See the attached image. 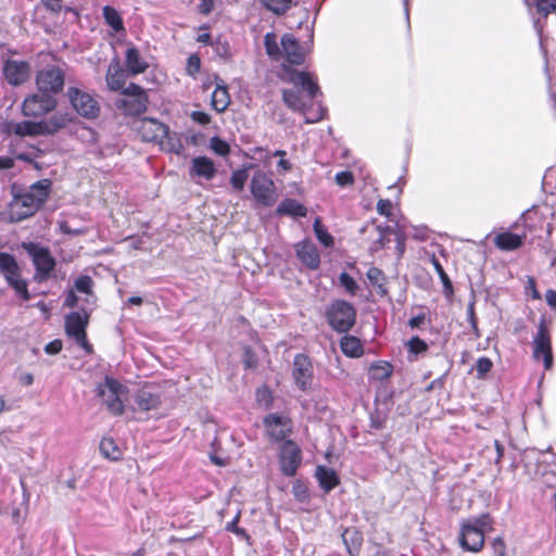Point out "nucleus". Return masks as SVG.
I'll use <instances>...</instances> for the list:
<instances>
[{
	"instance_id": "obj_41",
	"label": "nucleus",
	"mask_w": 556,
	"mask_h": 556,
	"mask_svg": "<svg viewBox=\"0 0 556 556\" xmlns=\"http://www.w3.org/2000/svg\"><path fill=\"white\" fill-rule=\"evenodd\" d=\"M264 46L267 55L275 61L282 56V48H279L277 35L275 33H267L264 37Z\"/></svg>"
},
{
	"instance_id": "obj_28",
	"label": "nucleus",
	"mask_w": 556,
	"mask_h": 556,
	"mask_svg": "<svg viewBox=\"0 0 556 556\" xmlns=\"http://www.w3.org/2000/svg\"><path fill=\"white\" fill-rule=\"evenodd\" d=\"M341 536L349 555L358 556L364 542L362 531L356 527L345 528Z\"/></svg>"
},
{
	"instance_id": "obj_20",
	"label": "nucleus",
	"mask_w": 556,
	"mask_h": 556,
	"mask_svg": "<svg viewBox=\"0 0 556 556\" xmlns=\"http://www.w3.org/2000/svg\"><path fill=\"white\" fill-rule=\"evenodd\" d=\"M299 261L308 269L315 270L320 266V253L311 239H304L294 245Z\"/></svg>"
},
{
	"instance_id": "obj_44",
	"label": "nucleus",
	"mask_w": 556,
	"mask_h": 556,
	"mask_svg": "<svg viewBox=\"0 0 556 556\" xmlns=\"http://www.w3.org/2000/svg\"><path fill=\"white\" fill-rule=\"evenodd\" d=\"M249 174L244 168L236 169L230 177V184L236 191H242L248 180Z\"/></svg>"
},
{
	"instance_id": "obj_62",
	"label": "nucleus",
	"mask_w": 556,
	"mask_h": 556,
	"mask_svg": "<svg viewBox=\"0 0 556 556\" xmlns=\"http://www.w3.org/2000/svg\"><path fill=\"white\" fill-rule=\"evenodd\" d=\"M215 9V0H200L197 10L202 15H208Z\"/></svg>"
},
{
	"instance_id": "obj_2",
	"label": "nucleus",
	"mask_w": 556,
	"mask_h": 556,
	"mask_svg": "<svg viewBox=\"0 0 556 556\" xmlns=\"http://www.w3.org/2000/svg\"><path fill=\"white\" fill-rule=\"evenodd\" d=\"M329 327L339 332L348 333L356 324V308L345 300H333L325 311Z\"/></svg>"
},
{
	"instance_id": "obj_55",
	"label": "nucleus",
	"mask_w": 556,
	"mask_h": 556,
	"mask_svg": "<svg viewBox=\"0 0 556 556\" xmlns=\"http://www.w3.org/2000/svg\"><path fill=\"white\" fill-rule=\"evenodd\" d=\"M215 50V52L224 58V59H229L231 56V51H230V46L229 43L226 41V40H222L220 37H218L214 42H213V46H212Z\"/></svg>"
},
{
	"instance_id": "obj_64",
	"label": "nucleus",
	"mask_w": 556,
	"mask_h": 556,
	"mask_svg": "<svg viewBox=\"0 0 556 556\" xmlns=\"http://www.w3.org/2000/svg\"><path fill=\"white\" fill-rule=\"evenodd\" d=\"M191 118L195 123L203 125V126L207 125L211 122L210 115L202 111H193L191 113Z\"/></svg>"
},
{
	"instance_id": "obj_31",
	"label": "nucleus",
	"mask_w": 556,
	"mask_h": 556,
	"mask_svg": "<svg viewBox=\"0 0 556 556\" xmlns=\"http://www.w3.org/2000/svg\"><path fill=\"white\" fill-rule=\"evenodd\" d=\"M40 122H41L42 131H43V136H45V135H53V134L58 132L59 130L65 128L70 124L71 118H70L68 114H66V113H55V114H52L48 119H42Z\"/></svg>"
},
{
	"instance_id": "obj_36",
	"label": "nucleus",
	"mask_w": 556,
	"mask_h": 556,
	"mask_svg": "<svg viewBox=\"0 0 556 556\" xmlns=\"http://www.w3.org/2000/svg\"><path fill=\"white\" fill-rule=\"evenodd\" d=\"M102 13L105 24L110 26L116 34L126 31L124 21L115 8L105 5L103 7Z\"/></svg>"
},
{
	"instance_id": "obj_22",
	"label": "nucleus",
	"mask_w": 556,
	"mask_h": 556,
	"mask_svg": "<svg viewBox=\"0 0 556 556\" xmlns=\"http://www.w3.org/2000/svg\"><path fill=\"white\" fill-rule=\"evenodd\" d=\"M5 134H14L18 137L43 136L41 122L22 121L18 123H7L2 129Z\"/></svg>"
},
{
	"instance_id": "obj_5",
	"label": "nucleus",
	"mask_w": 556,
	"mask_h": 556,
	"mask_svg": "<svg viewBox=\"0 0 556 556\" xmlns=\"http://www.w3.org/2000/svg\"><path fill=\"white\" fill-rule=\"evenodd\" d=\"M71 106L86 119H96L100 116L101 105L94 94L78 87H68L66 91Z\"/></svg>"
},
{
	"instance_id": "obj_9",
	"label": "nucleus",
	"mask_w": 556,
	"mask_h": 556,
	"mask_svg": "<svg viewBox=\"0 0 556 556\" xmlns=\"http://www.w3.org/2000/svg\"><path fill=\"white\" fill-rule=\"evenodd\" d=\"M58 100L52 94L37 92L27 96L22 103V114L25 117L40 118L53 112Z\"/></svg>"
},
{
	"instance_id": "obj_6",
	"label": "nucleus",
	"mask_w": 556,
	"mask_h": 556,
	"mask_svg": "<svg viewBox=\"0 0 556 556\" xmlns=\"http://www.w3.org/2000/svg\"><path fill=\"white\" fill-rule=\"evenodd\" d=\"M23 249L33 260L36 269L35 279L41 282L51 278L56 261L51 255L50 250L34 242H24Z\"/></svg>"
},
{
	"instance_id": "obj_53",
	"label": "nucleus",
	"mask_w": 556,
	"mask_h": 556,
	"mask_svg": "<svg viewBox=\"0 0 556 556\" xmlns=\"http://www.w3.org/2000/svg\"><path fill=\"white\" fill-rule=\"evenodd\" d=\"M408 351L415 355L424 353L428 350V344L419 337H413L407 342Z\"/></svg>"
},
{
	"instance_id": "obj_21",
	"label": "nucleus",
	"mask_w": 556,
	"mask_h": 556,
	"mask_svg": "<svg viewBox=\"0 0 556 556\" xmlns=\"http://www.w3.org/2000/svg\"><path fill=\"white\" fill-rule=\"evenodd\" d=\"M282 55L291 65H302L305 62V53L298 39L292 34H283L280 39Z\"/></svg>"
},
{
	"instance_id": "obj_4",
	"label": "nucleus",
	"mask_w": 556,
	"mask_h": 556,
	"mask_svg": "<svg viewBox=\"0 0 556 556\" xmlns=\"http://www.w3.org/2000/svg\"><path fill=\"white\" fill-rule=\"evenodd\" d=\"M0 273L23 301L30 300L27 281L21 277V268L12 254L0 252Z\"/></svg>"
},
{
	"instance_id": "obj_51",
	"label": "nucleus",
	"mask_w": 556,
	"mask_h": 556,
	"mask_svg": "<svg viewBox=\"0 0 556 556\" xmlns=\"http://www.w3.org/2000/svg\"><path fill=\"white\" fill-rule=\"evenodd\" d=\"M470 525H473L477 529H481L484 531L485 528H491L493 519L490 514L485 513L480 515L479 517H473L469 519H465Z\"/></svg>"
},
{
	"instance_id": "obj_10",
	"label": "nucleus",
	"mask_w": 556,
	"mask_h": 556,
	"mask_svg": "<svg viewBox=\"0 0 556 556\" xmlns=\"http://www.w3.org/2000/svg\"><path fill=\"white\" fill-rule=\"evenodd\" d=\"M250 190L256 202L263 206H273L277 201L275 184L270 176L264 172L254 173L250 182Z\"/></svg>"
},
{
	"instance_id": "obj_59",
	"label": "nucleus",
	"mask_w": 556,
	"mask_h": 556,
	"mask_svg": "<svg viewBox=\"0 0 556 556\" xmlns=\"http://www.w3.org/2000/svg\"><path fill=\"white\" fill-rule=\"evenodd\" d=\"M393 204L390 199H380L377 203V212L386 217L392 215Z\"/></svg>"
},
{
	"instance_id": "obj_17",
	"label": "nucleus",
	"mask_w": 556,
	"mask_h": 556,
	"mask_svg": "<svg viewBox=\"0 0 556 556\" xmlns=\"http://www.w3.org/2000/svg\"><path fill=\"white\" fill-rule=\"evenodd\" d=\"M458 542L463 549L478 553L484 546V531L477 529L473 525L463 520L460 522Z\"/></svg>"
},
{
	"instance_id": "obj_12",
	"label": "nucleus",
	"mask_w": 556,
	"mask_h": 556,
	"mask_svg": "<svg viewBox=\"0 0 556 556\" xmlns=\"http://www.w3.org/2000/svg\"><path fill=\"white\" fill-rule=\"evenodd\" d=\"M278 77L282 81L302 87L307 91V94L311 99H315L320 93L319 86L308 72H299L292 70L286 64H282L281 73L278 74Z\"/></svg>"
},
{
	"instance_id": "obj_8",
	"label": "nucleus",
	"mask_w": 556,
	"mask_h": 556,
	"mask_svg": "<svg viewBox=\"0 0 556 556\" xmlns=\"http://www.w3.org/2000/svg\"><path fill=\"white\" fill-rule=\"evenodd\" d=\"M535 361H543L544 369L549 370L554 364L552 336L545 317H542L538 325V331L533 338V353Z\"/></svg>"
},
{
	"instance_id": "obj_34",
	"label": "nucleus",
	"mask_w": 556,
	"mask_h": 556,
	"mask_svg": "<svg viewBox=\"0 0 556 556\" xmlns=\"http://www.w3.org/2000/svg\"><path fill=\"white\" fill-rule=\"evenodd\" d=\"M278 215H289L293 217H305L307 208L294 199H285L277 207Z\"/></svg>"
},
{
	"instance_id": "obj_27",
	"label": "nucleus",
	"mask_w": 556,
	"mask_h": 556,
	"mask_svg": "<svg viewBox=\"0 0 556 556\" xmlns=\"http://www.w3.org/2000/svg\"><path fill=\"white\" fill-rule=\"evenodd\" d=\"M214 162L206 156H195L191 162L190 174L206 180H212L216 175Z\"/></svg>"
},
{
	"instance_id": "obj_16",
	"label": "nucleus",
	"mask_w": 556,
	"mask_h": 556,
	"mask_svg": "<svg viewBox=\"0 0 556 556\" xmlns=\"http://www.w3.org/2000/svg\"><path fill=\"white\" fill-rule=\"evenodd\" d=\"M263 424L268 437L276 442H285L292 433V420L287 416L271 413L264 417Z\"/></svg>"
},
{
	"instance_id": "obj_23",
	"label": "nucleus",
	"mask_w": 556,
	"mask_h": 556,
	"mask_svg": "<svg viewBox=\"0 0 556 556\" xmlns=\"http://www.w3.org/2000/svg\"><path fill=\"white\" fill-rule=\"evenodd\" d=\"M127 74L124 68L119 66L118 61H114L108 67L105 81L111 91H118L122 93L126 86Z\"/></svg>"
},
{
	"instance_id": "obj_1",
	"label": "nucleus",
	"mask_w": 556,
	"mask_h": 556,
	"mask_svg": "<svg viewBox=\"0 0 556 556\" xmlns=\"http://www.w3.org/2000/svg\"><path fill=\"white\" fill-rule=\"evenodd\" d=\"M52 191V181L48 178L37 180L29 187H12V199L8 203L5 215L11 223H20L35 216L47 203Z\"/></svg>"
},
{
	"instance_id": "obj_15",
	"label": "nucleus",
	"mask_w": 556,
	"mask_h": 556,
	"mask_svg": "<svg viewBox=\"0 0 556 556\" xmlns=\"http://www.w3.org/2000/svg\"><path fill=\"white\" fill-rule=\"evenodd\" d=\"M99 395L108 410L116 416L124 413V403L119 397L122 384L112 378H106L103 384L99 386Z\"/></svg>"
},
{
	"instance_id": "obj_45",
	"label": "nucleus",
	"mask_w": 556,
	"mask_h": 556,
	"mask_svg": "<svg viewBox=\"0 0 556 556\" xmlns=\"http://www.w3.org/2000/svg\"><path fill=\"white\" fill-rule=\"evenodd\" d=\"M339 282L340 286L345 289V291L351 294L355 295L358 290V285L355 281V279L349 275L346 271H343L339 275Z\"/></svg>"
},
{
	"instance_id": "obj_58",
	"label": "nucleus",
	"mask_w": 556,
	"mask_h": 556,
	"mask_svg": "<svg viewBox=\"0 0 556 556\" xmlns=\"http://www.w3.org/2000/svg\"><path fill=\"white\" fill-rule=\"evenodd\" d=\"M239 520H240V513H238L235 516V518L230 522L227 523L226 530L229 531V532H232V533H235L237 535L249 538V535L245 532V530L243 528L238 527Z\"/></svg>"
},
{
	"instance_id": "obj_35",
	"label": "nucleus",
	"mask_w": 556,
	"mask_h": 556,
	"mask_svg": "<svg viewBox=\"0 0 556 556\" xmlns=\"http://www.w3.org/2000/svg\"><path fill=\"white\" fill-rule=\"evenodd\" d=\"M282 101L292 111H298L306 116L307 105L303 101L301 92L294 89L282 90Z\"/></svg>"
},
{
	"instance_id": "obj_63",
	"label": "nucleus",
	"mask_w": 556,
	"mask_h": 556,
	"mask_svg": "<svg viewBox=\"0 0 556 556\" xmlns=\"http://www.w3.org/2000/svg\"><path fill=\"white\" fill-rule=\"evenodd\" d=\"M63 342L60 339H54L45 346V352L50 355H55L62 351Z\"/></svg>"
},
{
	"instance_id": "obj_61",
	"label": "nucleus",
	"mask_w": 556,
	"mask_h": 556,
	"mask_svg": "<svg viewBox=\"0 0 556 556\" xmlns=\"http://www.w3.org/2000/svg\"><path fill=\"white\" fill-rule=\"evenodd\" d=\"M491 547L493 551L494 556H506V544L503 538L498 536L495 538L491 542Z\"/></svg>"
},
{
	"instance_id": "obj_18",
	"label": "nucleus",
	"mask_w": 556,
	"mask_h": 556,
	"mask_svg": "<svg viewBox=\"0 0 556 556\" xmlns=\"http://www.w3.org/2000/svg\"><path fill=\"white\" fill-rule=\"evenodd\" d=\"M137 134L144 142L162 140L167 135V125L152 117H144L139 121Z\"/></svg>"
},
{
	"instance_id": "obj_29",
	"label": "nucleus",
	"mask_w": 556,
	"mask_h": 556,
	"mask_svg": "<svg viewBox=\"0 0 556 556\" xmlns=\"http://www.w3.org/2000/svg\"><path fill=\"white\" fill-rule=\"evenodd\" d=\"M137 408L141 412L156 409L161 405V397L157 393L148 390H139L134 397Z\"/></svg>"
},
{
	"instance_id": "obj_24",
	"label": "nucleus",
	"mask_w": 556,
	"mask_h": 556,
	"mask_svg": "<svg viewBox=\"0 0 556 556\" xmlns=\"http://www.w3.org/2000/svg\"><path fill=\"white\" fill-rule=\"evenodd\" d=\"M315 478L318 481L319 488L325 493L331 492L341 483L340 477L337 473V471L324 465H318L316 467Z\"/></svg>"
},
{
	"instance_id": "obj_37",
	"label": "nucleus",
	"mask_w": 556,
	"mask_h": 556,
	"mask_svg": "<svg viewBox=\"0 0 556 556\" xmlns=\"http://www.w3.org/2000/svg\"><path fill=\"white\" fill-rule=\"evenodd\" d=\"M162 150L170 153L179 154L184 150V144L181 142L180 137L176 132H170L169 127L167 126V135L159 140L157 142Z\"/></svg>"
},
{
	"instance_id": "obj_54",
	"label": "nucleus",
	"mask_w": 556,
	"mask_h": 556,
	"mask_svg": "<svg viewBox=\"0 0 556 556\" xmlns=\"http://www.w3.org/2000/svg\"><path fill=\"white\" fill-rule=\"evenodd\" d=\"M292 494L294 497L300 501L304 502L309 497L308 489L304 482L301 480H296L292 485Z\"/></svg>"
},
{
	"instance_id": "obj_25",
	"label": "nucleus",
	"mask_w": 556,
	"mask_h": 556,
	"mask_svg": "<svg viewBox=\"0 0 556 556\" xmlns=\"http://www.w3.org/2000/svg\"><path fill=\"white\" fill-rule=\"evenodd\" d=\"M526 235L502 231L493 238L494 245L501 251H515L522 247Z\"/></svg>"
},
{
	"instance_id": "obj_46",
	"label": "nucleus",
	"mask_w": 556,
	"mask_h": 556,
	"mask_svg": "<svg viewBox=\"0 0 556 556\" xmlns=\"http://www.w3.org/2000/svg\"><path fill=\"white\" fill-rule=\"evenodd\" d=\"M242 363L245 369H255L258 366L257 355L249 345L243 348Z\"/></svg>"
},
{
	"instance_id": "obj_13",
	"label": "nucleus",
	"mask_w": 556,
	"mask_h": 556,
	"mask_svg": "<svg viewBox=\"0 0 556 556\" xmlns=\"http://www.w3.org/2000/svg\"><path fill=\"white\" fill-rule=\"evenodd\" d=\"M302 463V451L292 440H286L280 448L279 464L281 472L287 477L295 476Z\"/></svg>"
},
{
	"instance_id": "obj_38",
	"label": "nucleus",
	"mask_w": 556,
	"mask_h": 556,
	"mask_svg": "<svg viewBox=\"0 0 556 556\" xmlns=\"http://www.w3.org/2000/svg\"><path fill=\"white\" fill-rule=\"evenodd\" d=\"M267 11L277 16L285 15L294 4L293 0H258Z\"/></svg>"
},
{
	"instance_id": "obj_60",
	"label": "nucleus",
	"mask_w": 556,
	"mask_h": 556,
	"mask_svg": "<svg viewBox=\"0 0 556 556\" xmlns=\"http://www.w3.org/2000/svg\"><path fill=\"white\" fill-rule=\"evenodd\" d=\"M525 288L527 294H530L533 300H541V293L536 289V281L534 277H527V283Z\"/></svg>"
},
{
	"instance_id": "obj_49",
	"label": "nucleus",
	"mask_w": 556,
	"mask_h": 556,
	"mask_svg": "<svg viewBox=\"0 0 556 556\" xmlns=\"http://www.w3.org/2000/svg\"><path fill=\"white\" fill-rule=\"evenodd\" d=\"M211 149L220 156H226L230 153V146L219 137L211 139Z\"/></svg>"
},
{
	"instance_id": "obj_43",
	"label": "nucleus",
	"mask_w": 556,
	"mask_h": 556,
	"mask_svg": "<svg viewBox=\"0 0 556 556\" xmlns=\"http://www.w3.org/2000/svg\"><path fill=\"white\" fill-rule=\"evenodd\" d=\"M313 227L316 238L325 248H331L334 244L333 237L321 226L320 218L315 219Z\"/></svg>"
},
{
	"instance_id": "obj_26",
	"label": "nucleus",
	"mask_w": 556,
	"mask_h": 556,
	"mask_svg": "<svg viewBox=\"0 0 556 556\" xmlns=\"http://www.w3.org/2000/svg\"><path fill=\"white\" fill-rule=\"evenodd\" d=\"M125 64L127 72L132 75H139L147 71L149 64L140 55L139 50L135 46H129L125 52Z\"/></svg>"
},
{
	"instance_id": "obj_19",
	"label": "nucleus",
	"mask_w": 556,
	"mask_h": 556,
	"mask_svg": "<svg viewBox=\"0 0 556 556\" xmlns=\"http://www.w3.org/2000/svg\"><path fill=\"white\" fill-rule=\"evenodd\" d=\"M3 74L11 86H20L29 79L30 65L27 61L7 60Z\"/></svg>"
},
{
	"instance_id": "obj_39",
	"label": "nucleus",
	"mask_w": 556,
	"mask_h": 556,
	"mask_svg": "<svg viewBox=\"0 0 556 556\" xmlns=\"http://www.w3.org/2000/svg\"><path fill=\"white\" fill-rule=\"evenodd\" d=\"M100 452L103 457L110 460L122 459L123 453L112 438H103L100 442Z\"/></svg>"
},
{
	"instance_id": "obj_50",
	"label": "nucleus",
	"mask_w": 556,
	"mask_h": 556,
	"mask_svg": "<svg viewBox=\"0 0 556 556\" xmlns=\"http://www.w3.org/2000/svg\"><path fill=\"white\" fill-rule=\"evenodd\" d=\"M493 363L489 357L482 356L478 358L476 363L477 378H484L485 375L491 371Z\"/></svg>"
},
{
	"instance_id": "obj_3",
	"label": "nucleus",
	"mask_w": 556,
	"mask_h": 556,
	"mask_svg": "<svg viewBox=\"0 0 556 556\" xmlns=\"http://www.w3.org/2000/svg\"><path fill=\"white\" fill-rule=\"evenodd\" d=\"M123 98L115 102V106L126 116H140L147 112L150 98L147 90L136 83H130L122 90Z\"/></svg>"
},
{
	"instance_id": "obj_33",
	"label": "nucleus",
	"mask_w": 556,
	"mask_h": 556,
	"mask_svg": "<svg viewBox=\"0 0 556 556\" xmlns=\"http://www.w3.org/2000/svg\"><path fill=\"white\" fill-rule=\"evenodd\" d=\"M230 101H231L230 94H229L227 86L217 84L216 88L214 89V91L212 93V99H211L212 108L216 112L223 113L229 106Z\"/></svg>"
},
{
	"instance_id": "obj_40",
	"label": "nucleus",
	"mask_w": 556,
	"mask_h": 556,
	"mask_svg": "<svg viewBox=\"0 0 556 556\" xmlns=\"http://www.w3.org/2000/svg\"><path fill=\"white\" fill-rule=\"evenodd\" d=\"M366 276H367V279L369 280L370 285L374 287H377L381 294L387 293V288H386L387 276L382 269H380L376 266H371L367 270Z\"/></svg>"
},
{
	"instance_id": "obj_57",
	"label": "nucleus",
	"mask_w": 556,
	"mask_h": 556,
	"mask_svg": "<svg viewBox=\"0 0 556 556\" xmlns=\"http://www.w3.org/2000/svg\"><path fill=\"white\" fill-rule=\"evenodd\" d=\"M201 68V60L197 54H191L187 59L186 71L189 75L194 76Z\"/></svg>"
},
{
	"instance_id": "obj_30",
	"label": "nucleus",
	"mask_w": 556,
	"mask_h": 556,
	"mask_svg": "<svg viewBox=\"0 0 556 556\" xmlns=\"http://www.w3.org/2000/svg\"><path fill=\"white\" fill-rule=\"evenodd\" d=\"M340 349L345 356L351 358H358L364 354V345L355 336H343L340 339Z\"/></svg>"
},
{
	"instance_id": "obj_56",
	"label": "nucleus",
	"mask_w": 556,
	"mask_h": 556,
	"mask_svg": "<svg viewBox=\"0 0 556 556\" xmlns=\"http://www.w3.org/2000/svg\"><path fill=\"white\" fill-rule=\"evenodd\" d=\"M43 8L54 14L59 15L63 11V0H40Z\"/></svg>"
},
{
	"instance_id": "obj_48",
	"label": "nucleus",
	"mask_w": 556,
	"mask_h": 556,
	"mask_svg": "<svg viewBox=\"0 0 556 556\" xmlns=\"http://www.w3.org/2000/svg\"><path fill=\"white\" fill-rule=\"evenodd\" d=\"M535 8L539 14L547 17L556 11V0H535Z\"/></svg>"
},
{
	"instance_id": "obj_32",
	"label": "nucleus",
	"mask_w": 556,
	"mask_h": 556,
	"mask_svg": "<svg viewBox=\"0 0 556 556\" xmlns=\"http://www.w3.org/2000/svg\"><path fill=\"white\" fill-rule=\"evenodd\" d=\"M394 367L388 361H376L368 368V378L371 381H384L391 378Z\"/></svg>"
},
{
	"instance_id": "obj_14",
	"label": "nucleus",
	"mask_w": 556,
	"mask_h": 556,
	"mask_svg": "<svg viewBox=\"0 0 556 556\" xmlns=\"http://www.w3.org/2000/svg\"><path fill=\"white\" fill-rule=\"evenodd\" d=\"M292 377L295 386L301 391H306L311 388L314 378V367L308 355L304 353L295 354L292 364Z\"/></svg>"
},
{
	"instance_id": "obj_11",
	"label": "nucleus",
	"mask_w": 556,
	"mask_h": 556,
	"mask_svg": "<svg viewBox=\"0 0 556 556\" xmlns=\"http://www.w3.org/2000/svg\"><path fill=\"white\" fill-rule=\"evenodd\" d=\"M65 73L59 66H47L36 74V86L39 91L53 97L63 90Z\"/></svg>"
},
{
	"instance_id": "obj_47",
	"label": "nucleus",
	"mask_w": 556,
	"mask_h": 556,
	"mask_svg": "<svg viewBox=\"0 0 556 556\" xmlns=\"http://www.w3.org/2000/svg\"><path fill=\"white\" fill-rule=\"evenodd\" d=\"M74 286L78 292L90 294L92 292L93 280L88 275H81L75 280Z\"/></svg>"
},
{
	"instance_id": "obj_52",
	"label": "nucleus",
	"mask_w": 556,
	"mask_h": 556,
	"mask_svg": "<svg viewBox=\"0 0 556 556\" xmlns=\"http://www.w3.org/2000/svg\"><path fill=\"white\" fill-rule=\"evenodd\" d=\"M334 181L340 187H351L355 182L354 174L351 170H342L336 174Z\"/></svg>"
},
{
	"instance_id": "obj_42",
	"label": "nucleus",
	"mask_w": 556,
	"mask_h": 556,
	"mask_svg": "<svg viewBox=\"0 0 556 556\" xmlns=\"http://www.w3.org/2000/svg\"><path fill=\"white\" fill-rule=\"evenodd\" d=\"M431 264L433 265L437 274L440 277V280L443 285V290H444L445 295H447V296L452 295L454 292L452 281L448 277V275L446 274V271L444 270L440 261L435 257V255H432Z\"/></svg>"
},
{
	"instance_id": "obj_7",
	"label": "nucleus",
	"mask_w": 556,
	"mask_h": 556,
	"mask_svg": "<svg viewBox=\"0 0 556 556\" xmlns=\"http://www.w3.org/2000/svg\"><path fill=\"white\" fill-rule=\"evenodd\" d=\"M90 314L86 311L72 312L65 317V333L73 338L76 343L87 353L92 352V345L87 339V327L89 325Z\"/></svg>"
}]
</instances>
